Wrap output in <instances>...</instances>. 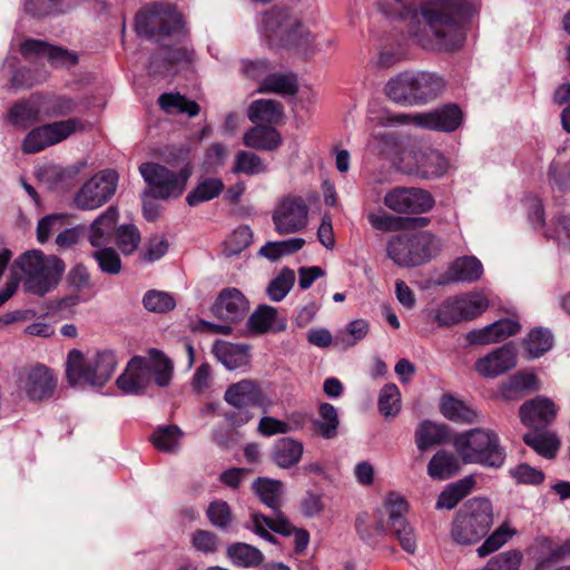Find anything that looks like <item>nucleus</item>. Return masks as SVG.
I'll return each instance as SVG.
<instances>
[{
    "label": "nucleus",
    "mask_w": 570,
    "mask_h": 570,
    "mask_svg": "<svg viewBox=\"0 0 570 570\" xmlns=\"http://www.w3.org/2000/svg\"><path fill=\"white\" fill-rule=\"evenodd\" d=\"M471 12L472 6L468 0L424 1L409 33L425 50L454 51L462 45L460 26Z\"/></svg>",
    "instance_id": "nucleus-1"
},
{
    "label": "nucleus",
    "mask_w": 570,
    "mask_h": 570,
    "mask_svg": "<svg viewBox=\"0 0 570 570\" xmlns=\"http://www.w3.org/2000/svg\"><path fill=\"white\" fill-rule=\"evenodd\" d=\"M173 371V362L161 351L151 348L148 356H135L129 361L125 372L117 379V385L125 393L140 394L151 379L160 387L169 385Z\"/></svg>",
    "instance_id": "nucleus-2"
},
{
    "label": "nucleus",
    "mask_w": 570,
    "mask_h": 570,
    "mask_svg": "<svg viewBox=\"0 0 570 570\" xmlns=\"http://www.w3.org/2000/svg\"><path fill=\"white\" fill-rule=\"evenodd\" d=\"M454 449L465 464L501 468L505 460L504 449L498 434L489 429H471L455 436Z\"/></svg>",
    "instance_id": "nucleus-3"
},
{
    "label": "nucleus",
    "mask_w": 570,
    "mask_h": 570,
    "mask_svg": "<svg viewBox=\"0 0 570 570\" xmlns=\"http://www.w3.org/2000/svg\"><path fill=\"white\" fill-rule=\"evenodd\" d=\"M116 366V355L111 351L85 356L80 351L72 350L67 358V380L73 386L101 387L110 380Z\"/></svg>",
    "instance_id": "nucleus-4"
},
{
    "label": "nucleus",
    "mask_w": 570,
    "mask_h": 570,
    "mask_svg": "<svg viewBox=\"0 0 570 570\" xmlns=\"http://www.w3.org/2000/svg\"><path fill=\"white\" fill-rule=\"evenodd\" d=\"M16 265L23 274V287L36 295H45L57 286L65 265L57 256H46L41 250L32 249L22 254Z\"/></svg>",
    "instance_id": "nucleus-5"
},
{
    "label": "nucleus",
    "mask_w": 570,
    "mask_h": 570,
    "mask_svg": "<svg viewBox=\"0 0 570 570\" xmlns=\"http://www.w3.org/2000/svg\"><path fill=\"white\" fill-rule=\"evenodd\" d=\"M439 237L421 232L391 237L387 242V256L401 267H415L430 262L441 252Z\"/></svg>",
    "instance_id": "nucleus-6"
},
{
    "label": "nucleus",
    "mask_w": 570,
    "mask_h": 570,
    "mask_svg": "<svg viewBox=\"0 0 570 570\" xmlns=\"http://www.w3.org/2000/svg\"><path fill=\"white\" fill-rule=\"evenodd\" d=\"M492 524L491 502L487 499L473 498L456 512L451 537L459 544H473L487 535Z\"/></svg>",
    "instance_id": "nucleus-7"
},
{
    "label": "nucleus",
    "mask_w": 570,
    "mask_h": 570,
    "mask_svg": "<svg viewBox=\"0 0 570 570\" xmlns=\"http://www.w3.org/2000/svg\"><path fill=\"white\" fill-rule=\"evenodd\" d=\"M135 27L139 35L159 41L180 29L181 18L168 3H153L137 13Z\"/></svg>",
    "instance_id": "nucleus-8"
},
{
    "label": "nucleus",
    "mask_w": 570,
    "mask_h": 570,
    "mask_svg": "<svg viewBox=\"0 0 570 570\" xmlns=\"http://www.w3.org/2000/svg\"><path fill=\"white\" fill-rule=\"evenodd\" d=\"M462 118V111L456 105H445L429 112L390 115L385 118V125L401 126L413 124L416 127L429 130L450 132L459 128Z\"/></svg>",
    "instance_id": "nucleus-9"
},
{
    "label": "nucleus",
    "mask_w": 570,
    "mask_h": 570,
    "mask_svg": "<svg viewBox=\"0 0 570 570\" xmlns=\"http://www.w3.org/2000/svg\"><path fill=\"white\" fill-rule=\"evenodd\" d=\"M139 171L145 181L151 187L149 191L159 199L179 197L184 193L191 175V170L188 167L175 173L156 163L140 165Z\"/></svg>",
    "instance_id": "nucleus-10"
},
{
    "label": "nucleus",
    "mask_w": 570,
    "mask_h": 570,
    "mask_svg": "<svg viewBox=\"0 0 570 570\" xmlns=\"http://www.w3.org/2000/svg\"><path fill=\"white\" fill-rule=\"evenodd\" d=\"M263 31L271 43L279 46L296 43L307 32L297 14L278 7L264 14Z\"/></svg>",
    "instance_id": "nucleus-11"
},
{
    "label": "nucleus",
    "mask_w": 570,
    "mask_h": 570,
    "mask_svg": "<svg viewBox=\"0 0 570 570\" xmlns=\"http://www.w3.org/2000/svg\"><path fill=\"white\" fill-rule=\"evenodd\" d=\"M85 125L78 118H68L33 128L22 141L26 154H35L59 144L77 131H83Z\"/></svg>",
    "instance_id": "nucleus-12"
},
{
    "label": "nucleus",
    "mask_w": 570,
    "mask_h": 570,
    "mask_svg": "<svg viewBox=\"0 0 570 570\" xmlns=\"http://www.w3.org/2000/svg\"><path fill=\"white\" fill-rule=\"evenodd\" d=\"M309 208L302 196L287 195L279 199L273 210L272 219L279 235L295 234L308 225Z\"/></svg>",
    "instance_id": "nucleus-13"
},
{
    "label": "nucleus",
    "mask_w": 570,
    "mask_h": 570,
    "mask_svg": "<svg viewBox=\"0 0 570 570\" xmlns=\"http://www.w3.org/2000/svg\"><path fill=\"white\" fill-rule=\"evenodd\" d=\"M224 400L238 412H230L225 415L226 421L234 428L242 426L253 419L248 410L252 405H259L263 401V393L256 382L243 380L232 384L225 392Z\"/></svg>",
    "instance_id": "nucleus-14"
},
{
    "label": "nucleus",
    "mask_w": 570,
    "mask_h": 570,
    "mask_svg": "<svg viewBox=\"0 0 570 570\" xmlns=\"http://www.w3.org/2000/svg\"><path fill=\"white\" fill-rule=\"evenodd\" d=\"M118 175L115 170H102L92 176L75 197L76 206L92 210L106 204L116 193Z\"/></svg>",
    "instance_id": "nucleus-15"
},
{
    "label": "nucleus",
    "mask_w": 570,
    "mask_h": 570,
    "mask_svg": "<svg viewBox=\"0 0 570 570\" xmlns=\"http://www.w3.org/2000/svg\"><path fill=\"white\" fill-rule=\"evenodd\" d=\"M384 508L393 535L404 551L414 553L416 550V534L404 517L409 508L407 502L400 494L390 493L384 501Z\"/></svg>",
    "instance_id": "nucleus-16"
},
{
    "label": "nucleus",
    "mask_w": 570,
    "mask_h": 570,
    "mask_svg": "<svg viewBox=\"0 0 570 570\" xmlns=\"http://www.w3.org/2000/svg\"><path fill=\"white\" fill-rule=\"evenodd\" d=\"M57 379L52 371L42 364L21 367L18 372L17 386L32 401H41L53 394Z\"/></svg>",
    "instance_id": "nucleus-17"
},
{
    "label": "nucleus",
    "mask_w": 570,
    "mask_h": 570,
    "mask_svg": "<svg viewBox=\"0 0 570 570\" xmlns=\"http://www.w3.org/2000/svg\"><path fill=\"white\" fill-rule=\"evenodd\" d=\"M384 205L400 214H422L432 209L434 199L421 188L396 187L386 193Z\"/></svg>",
    "instance_id": "nucleus-18"
},
{
    "label": "nucleus",
    "mask_w": 570,
    "mask_h": 570,
    "mask_svg": "<svg viewBox=\"0 0 570 570\" xmlns=\"http://www.w3.org/2000/svg\"><path fill=\"white\" fill-rule=\"evenodd\" d=\"M252 522L255 533L271 542H275V538L268 532V529L286 537L293 534L297 552H302L308 544V532L293 527L282 513H277L274 518H267L261 513H253Z\"/></svg>",
    "instance_id": "nucleus-19"
},
{
    "label": "nucleus",
    "mask_w": 570,
    "mask_h": 570,
    "mask_svg": "<svg viewBox=\"0 0 570 570\" xmlns=\"http://www.w3.org/2000/svg\"><path fill=\"white\" fill-rule=\"evenodd\" d=\"M249 308L248 301L244 294L235 287H227L220 291L212 312L220 320L236 323L245 317Z\"/></svg>",
    "instance_id": "nucleus-20"
},
{
    "label": "nucleus",
    "mask_w": 570,
    "mask_h": 570,
    "mask_svg": "<svg viewBox=\"0 0 570 570\" xmlns=\"http://www.w3.org/2000/svg\"><path fill=\"white\" fill-rule=\"evenodd\" d=\"M515 364L517 355L513 347L504 345L480 358L475 368L484 377H497L513 368Z\"/></svg>",
    "instance_id": "nucleus-21"
},
{
    "label": "nucleus",
    "mask_w": 570,
    "mask_h": 570,
    "mask_svg": "<svg viewBox=\"0 0 570 570\" xmlns=\"http://www.w3.org/2000/svg\"><path fill=\"white\" fill-rule=\"evenodd\" d=\"M191 52L184 47H161L150 59L149 71L158 76H167L176 72L178 66L188 63Z\"/></svg>",
    "instance_id": "nucleus-22"
},
{
    "label": "nucleus",
    "mask_w": 570,
    "mask_h": 570,
    "mask_svg": "<svg viewBox=\"0 0 570 570\" xmlns=\"http://www.w3.org/2000/svg\"><path fill=\"white\" fill-rule=\"evenodd\" d=\"M8 119L13 126L21 129L46 119L41 94H35L29 99L16 102L8 112Z\"/></svg>",
    "instance_id": "nucleus-23"
},
{
    "label": "nucleus",
    "mask_w": 570,
    "mask_h": 570,
    "mask_svg": "<svg viewBox=\"0 0 570 570\" xmlns=\"http://www.w3.org/2000/svg\"><path fill=\"white\" fill-rule=\"evenodd\" d=\"M118 217L117 207L110 206L91 223L88 229V240L92 247H105L111 242Z\"/></svg>",
    "instance_id": "nucleus-24"
},
{
    "label": "nucleus",
    "mask_w": 570,
    "mask_h": 570,
    "mask_svg": "<svg viewBox=\"0 0 570 570\" xmlns=\"http://www.w3.org/2000/svg\"><path fill=\"white\" fill-rule=\"evenodd\" d=\"M520 331V324L510 318L494 322L481 330L471 331L468 341L471 344H491L505 340Z\"/></svg>",
    "instance_id": "nucleus-25"
},
{
    "label": "nucleus",
    "mask_w": 570,
    "mask_h": 570,
    "mask_svg": "<svg viewBox=\"0 0 570 570\" xmlns=\"http://www.w3.org/2000/svg\"><path fill=\"white\" fill-rule=\"evenodd\" d=\"M556 414V404L544 397H537L520 407L521 421L530 426H546L554 420Z\"/></svg>",
    "instance_id": "nucleus-26"
},
{
    "label": "nucleus",
    "mask_w": 570,
    "mask_h": 570,
    "mask_svg": "<svg viewBox=\"0 0 570 570\" xmlns=\"http://www.w3.org/2000/svg\"><path fill=\"white\" fill-rule=\"evenodd\" d=\"M415 105L425 104L436 98L444 89V80L434 72L413 71Z\"/></svg>",
    "instance_id": "nucleus-27"
},
{
    "label": "nucleus",
    "mask_w": 570,
    "mask_h": 570,
    "mask_svg": "<svg viewBox=\"0 0 570 570\" xmlns=\"http://www.w3.org/2000/svg\"><path fill=\"white\" fill-rule=\"evenodd\" d=\"M281 134L272 126L256 125L243 136V144L252 149L273 151L282 145Z\"/></svg>",
    "instance_id": "nucleus-28"
},
{
    "label": "nucleus",
    "mask_w": 570,
    "mask_h": 570,
    "mask_svg": "<svg viewBox=\"0 0 570 570\" xmlns=\"http://www.w3.org/2000/svg\"><path fill=\"white\" fill-rule=\"evenodd\" d=\"M248 328L255 334H263L268 331H284L286 321L278 318V312L269 305L258 306L249 316Z\"/></svg>",
    "instance_id": "nucleus-29"
},
{
    "label": "nucleus",
    "mask_w": 570,
    "mask_h": 570,
    "mask_svg": "<svg viewBox=\"0 0 570 570\" xmlns=\"http://www.w3.org/2000/svg\"><path fill=\"white\" fill-rule=\"evenodd\" d=\"M303 452L302 442L292 438H282L273 446L272 460L282 469H291L301 461Z\"/></svg>",
    "instance_id": "nucleus-30"
},
{
    "label": "nucleus",
    "mask_w": 570,
    "mask_h": 570,
    "mask_svg": "<svg viewBox=\"0 0 570 570\" xmlns=\"http://www.w3.org/2000/svg\"><path fill=\"white\" fill-rule=\"evenodd\" d=\"M416 163V174L423 178H434L442 176L448 169V161L436 150H419L414 154Z\"/></svg>",
    "instance_id": "nucleus-31"
},
{
    "label": "nucleus",
    "mask_w": 570,
    "mask_h": 570,
    "mask_svg": "<svg viewBox=\"0 0 570 570\" xmlns=\"http://www.w3.org/2000/svg\"><path fill=\"white\" fill-rule=\"evenodd\" d=\"M216 358L228 370H235L248 362L247 347L218 340L212 348Z\"/></svg>",
    "instance_id": "nucleus-32"
},
{
    "label": "nucleus",
    "mask_w": 570,
    "mask_h": 570,
    "mask_svg": "<svg viewBox=\"0 0 570 570\" xmlns=\"http://www.w3.org/2000/svg\"><path fill=\"white\" fill-rule=\"evenodd\" d=\"M441 413L450 421L471 424L479 421L480 414L461 400L445 395L440 404Z\"/></svg>",
    "instance_id": "nucleus-33"
},
{
    "label": "nucleus",
    "mask_w": 570,
    "mask_h": 570,
    "mask_svg": "<svg viewBox=\"0 0 570 570\" xmlns=\"http://www.w3.org/2000/svg\"><path fill=\"white\" fill-rule=\"evenodd\" d=\"M247 116L252 122L278 124L284 116V108L276 100L257 99L249 105Z\"/></svg>",
    "instance_id": "nucleus-34"
},
{
    "label": "nucleus",
    "mask_w": 570,
    "mask_h": 570,
    "mask_svg": "<svg viewBox=\"0 0 570 570\" xmlns=\"http://www.w3.org/2000/svg\"><path fill=\"white\" fill-rule=\"evenodd\" d=\"M413 87V71H405L386 83L385 92L397 104L415 105Z\"/></svg>",
    "instance_id": "nucleus-35"
},
{
    "label": "nucleus",
    "mask_w": 570,
    "mask_h": 570,
    "mask_svg": "<svg viewBox=\"0 0 570 570\" xmlns=\"http://www.w3.org/2000/svg\"><path fill=\"white\" fill-rule=\"evenodd\" d=\"M483 266L475 257H460L449 268L448 276L451 282L472 283L481 278Z\"/></svg>",
    "instance_id": "nucleus-36"
},
{
    "label": "nucleus",
    "mask_w": 570,
    "mask_h": 570,
    "mask_svg": "<svg viewBox=\"0 0 570 570\" xmlns=\"http://www.w3.org/2000/svg\"><path fill=\"white\" fill-rule=\"evenodd\" d=\"M460 471L456 456L444 450L438 451L429 462L428 474L432 479L446 480Z\"/></svg>",
    "instance_id": "nucleus-37"
},
{
    "label": "nucleus",
    "mask_w": 570,
    "mask_h": 570,
    "mask_svg": "<svg viewBox=\"0 0 570 570\" xmlns=\"http://www.w3.org/2000/svg\"><path fill=\"white\" fill-rule=\"evenodd\" d=\"M474 485L472 476L463 478L446 487L441 492L436 501L438 509H453L464 497H466Z\"/></svg>",
    "instance_id": "nucleus-38"
},
{
    "label": "nucleus",
    "mask_w": 570,
    "mask_h": 570,
    "mask_svg": "<svg viewBox=\"0 0 570 570\" xmlns=\"http://www.w3.org/2000/svg\"><path fill=\"white\" fill-rule=\"evenodd\" d=\"M538 380L533 373L520 372L511 376L501 385V395L505 400H512L518 394L538 390Z\"/></svg>",
    "instance_id": "nucleus-39"
},
{
    "label": "nucleus",
    "mask_w": 570,
    "mask_h": 570,
    "mask_svg": "<svg viewBox=\"0 0 570 570\" xmlns=\"http://www.w3.org/2000/svg\"><path fill=\"white\" fill-rule=\"evenodd\" d=\"M298 90L295 77L283 73H267L257 88L259 94L295 95Z\"/></svg>",
    "instance_id": "nucleus-40"
},
{
    "label": "nucleus",
    "mask_w": 570,
    "mask_h": 570,
    "mask_svg": "<svg viewBox=\"0 0 570 570\" xmlns=\"http://www.w3.org/2000/svg\"><path fill=\"white\" fill-rule=\"evenodd\" d=\"M224 183L220 178H206L199 181L196 187L188 193L186 202L189 206H198L202 203L218 197L224 190Z\"/></svg>",
    "instance_id": "nucleus-41"
},
{
    "label": "nucleus",
    "mask_w": 570,
    "mask_h": 570,
    "mask_svg": "<svg viewBox=\"0 0 570 570\" xmlns=\"http://www.w3.org/2000/svg\"><path fill=\"white\" fill-rule=\"evenodd\" d=\"M253 488L264 504L273 509L276 514L281 513L278 511L283 494V483L281 481L258 479L254 482Z\"/></svg>",
    "instance_id": "nucleus-42"
},
{
    "label": "nucleus",
    "mask_w": 570,
    "mask_h": 570,
    "mask_svg": "<svg viewBox=\"0 0 570 570\" xmlns=\"http://www.w3.org/2000/svg\"><path fill=\"white\" fill-rule=\"evenodd\" d=\"M431 317L439 326H450L465 322L456 296L448 297L434 311Z\"/></svg>",
    "instance_id": "nucleus-43"
},
{
    "label": "nucleus",
    "mask_w": 570,
    "mask_h": 570,
    "mask_svg": "<svg viewBox=\"0 0 570 570\" xmlns=\"http://www.w3.org/2000/svg\"><path fill=\"white\" fill-rule=\"evenodd\" d=\"M446 439L444 425L431 421H423L415 431V442L421 451L442 443Z\"/></svg>",
    "instance_id": "nucleus-44"
},
{
    "label": "nucleus",
    "mask_w": 570,
    "mask_h": 570,
    "mask_svg": "<svg viewBox=\"0 0 570 570\" xmlns=\"http://www.w3.org/2000/svg\"><path fill=\"white\" fill-rule=\"evenodd\" d=\"M523 441L537 453L547 459H552L560 446L558 438L550 432H529L523 435Z\"/></svg>",
    "instance_id": "nucleus-45"
},
{
    "label": "nucleus",
    "mask_w": 570,
    "mask_h": 570,
    "mask_svg": "<svg viewBox=\"0 0 570 570\" xmlns=\"http://www.w3.org/2000/svg\"><path fill=\"white\" fill-rule=\"evenodd\" d=\"M159 106L167 114H187L195 117L199 114V105L196 101L188 100L180 94H163L158 99Z\"/></svg>",
    "instance_id": "nucleus-46"
},
{
    "label": "nucleus",
    "mask_w": 570,
    "mask_h": 570,
    "mask_svg": "<svg viewBox=\"0 0 570 570\" xmlns=\"http://www.w3.org/2000/svg\"><path fill=\"white\" fill-rule=\"evenodd\" d=\"M227 556L235 564L244 568L256 567L264 560L263 553L257 548L242 542L229 546Z\"/></svg>",
    "instance_id": "nucleus-47"
},
{
    "label": "nucleus",
    "mask_w": 570,
    "mask_h": 570,
    "mask_svg": "<svg viewBox=\"0 0 570 570\" xmlns=\"http://www.w3.org/2000/svg\"><path fill=\"white\" fill-rule=\"evenodd\" d=\"M337 410L330 403H323L320 406V417L314 421V431L324 439H333L337 434L338 428Z\"/></svg>",
    "instance_id": "nucleus-48"
},
{
    "label": "nucleus",
    "mask_w": 570,
    "mask_h": 570,
    "mask_svg": "<svg viewBox=\"0 0 570 570\" xmlns=\"http://www.w3.org/2000/svg\"><path fill=\"white\" fill-rule=\"evenodd\" d=\"M41 102L46 118L65 117L72 114L77 102L67 96L42 95Z\"/></svg>",
    "instance_id": "nucleus-49"
},
{
    "label": "nucleus",
    "mask_w": 570,
    "mask_h": 570,
    "mask_svg": "<svg viewBox=\"0 0 570 570\" xmlns=\"http://www.w3.org/2000/svg\"><path fill=\"white\" fill-rule=\"evenodd\" d=\"M232 170L234 174L254 176L266 173L268 167L258 155L252 151L240 150L235 156Z\"/></svg>",
    "instance_id": "nucleus-50"
},
{
    "label": "nucleus",
    "mask_w": 570,
    "mask_h": 570,
    "mask_svg": "<svg viewBox=\"0 0 570 570\" xmlns=\"http://www.w3.org/2000/svg\"><path fill=\"white\" fill-rule=\"evenodd\" d=\"M181 436L183 431L177 425H167L158 428L150 436V441L159 451L175 452L179 449Z\"/></svg>",
    "instance_id": "nucleus-51"
},
{
    "label": "nucleus",
    "mask_w": 570,
    "mask_h": 570,
    "mask_svg": "<svg viewBox=\"0 0 570 570\" xmlns=\"http://www.w3.org/2000/svg\"><path fill=\"white\" fill-rule=\"evenodd\" d=\"M464 321H471L489 307L488 297L480 292H470L468 294L456 296Z\"/></svg>",
    "instance_id": "nucleus-52"
},
{
    "label": "nucleus",
    "mask_w": 570,
    "mask_h": 570,
    "mask_svg": "<svg viewBox=\"0 0 570 570\" xmlns=\"http://www.w3.org/2000/svg\"><path fill=\"white\" fill-rule=\"evenodd\" d=\"M305 245L303 238H291L287 240L268 242L259 250L261 255L275 262L284 255L298 252Z\"/></svg>",
    "instance_id": "nucleus-53"
},
{
    "label": "nucleus",
    "mask_w": 570,
    "mask_h": 570,
    "mask_svg": "<svg viewBox=\"0 0 570 570\" xmlns=\"http://www.w3.org/2000/svg\"><path fill=\"white\" fill-rule=\"evenodd\" d=\"M553 344V336L550 331L535 328L531 331L524 341V347L531 358L540 357L548 352Z\"/></svg>",
    "instance_id": "nucleus-54"
},
{
    "label": "nucleus",
    "mask_w": 570,
    "mask_h": 570,
    "mask_svg": "<svg viewBox=\"0 0 570 570\" xmlns=\"http://www.w3.org/2000/svg\"><path fill=\"white\" fill-rule=\"evenodd\" d=\"M115 239L124 255H131L137 250L141 237L139 229L132 224H124L116 228Z\"/></svg>",
    "instance_id": "nucleus-55"
},
{
    "label": "nucleus",
    "mask_w": 570,
    "mask_h": 570,
    "mask_svg": "<svg viewBox=\"0 0 570 570\" xmlns=\"http://www.w3.org/2000/svg\"><path fill=\"white\" fill-rule=\"evenodd\" d=\"M142 304L149 312L164 314L175 308L176 299L167 292L150 289L144 295Z\"/></svg>",
    "instance_id": "nucleus-56"
},
{
    "label": "nucleus",
    "mask_w": 570,
    "mask_h": 570,
    "mask_svg": "<svg viewBox=\"0 0 570 570\" xmlns=\"http://www.w3.org/2000/svg\"><path fill=\"white\" fill-rule=\"evenodd\" d=\"M401 410V393L395 384H386L379 396V411L385 417L396 416Z\"/></svg>",
    "instance_id": "nucleus-57"
},
{
    "label": "nucleus",
    "mask_w": 570,
    "mask_h": 570,
    "mask_svg": "<svg viewBox=\"0 0 570 570\" xmlns=\"http://www.w3.org/2000/svg\"><path fill=\"white\" fill-rule=\"evenodd\" d=\"M368 332V323L364 320H355L347 324L344 332H340L335 337V345L346 348L354 346L362 341Z\"/></svg>",
    "instance_id": "nucleus-58"
},
{
    "label": "nucleus",
    "mask_w": 570,
    "mask_h": 570,
    "mask_svg": "<svg viewBox=\"0 0 570 570\" xmlns=\"http://www.w3.org/2000/svg\"><path fill=\"white\" fill-rule=\"evenodd\" d=\"M355 527L362 540L367 543H373L377 537H381L385 532L383 511L379 510L376 512V520L372 524L368 523L366 514L358 515Z\"/></svg>",
    "instance_id": "nucleus-59"
},
{
    "label": "nucleus",
    "mask_w": 570,
    "mask_h": 570,
    "mask_svg": "<svg viewBox=\"0 0 570 570\" xmlns=\"http://www.w3.org/2000/svg\"><path fill=\"white\" fill-rule=\"evenodd\" d=\"M295 283L293 269L283 268L282 272L269 283L267 295L274 302L282 301L292 289Z\"/></svg>",
    "instance_id": "nucleus-60"
},
{
    "label": "nucleus",
    "mask_w": 570,
    "mask_h": 570,
    "mask_svg": "<svg viewBox=\"0 0 570 570\" xmlns=\"http://www.w3.org/2000/svg\"><path fill=\"white\" fill-rule=\"evenodd\" d=\"M100 271L105 274L117 275L121 271V259L116 249L111 247H100L92 253Z\"/></svg>",
    "instance_id": "nucleus-61"
},
{
    "label": "nucleus",
    "mask_w": 570,
    "mask_h": 570,
    "mask_svg": "<svg viewBox=\"0 0 570 570\" xmlns=\"http://www.w3.org/2000/svg\"><path fill=\"white\" fill-rule=\"evenodd\" d=\"M522 558L519 550H508L491 558L482 570H519Z\"/></svg>",
    "instance_id": "nucleus-62"
},
{
    "label": "nucleus",
    "mask_w": 570,
    "mask_h": 570,
    "mask_svg": "<svg viewBox=\"0 0 570 570\" xmlns=\"http://www.w3.org/2000/svg\"><path fill=\"white\" fill-rule=\"evenodd\" d=\"M367 219L374 229L385 233L404 230V224L406 223L404 217L394 216L387 213H370L367 215Z\"/></svg>",
    "instance_id": "nucleus-63"
},
{
    "label": "nucleus",
    "mask_w": 570,
    "mask_h": 570,
    "mask_svg": "<svg viewBox=\"0 0 570 570\" xmlns=\"http://www.w3.org/2000/svg\"><path fill=\"white\" fill-rule=\"evenodd\" d=\"M512 532L505 527H499L478 549L479 557L484 558L499 550L510 538Z\"/></svg>",
    "instance_id": "nucleus-64"
}]
</instances>
